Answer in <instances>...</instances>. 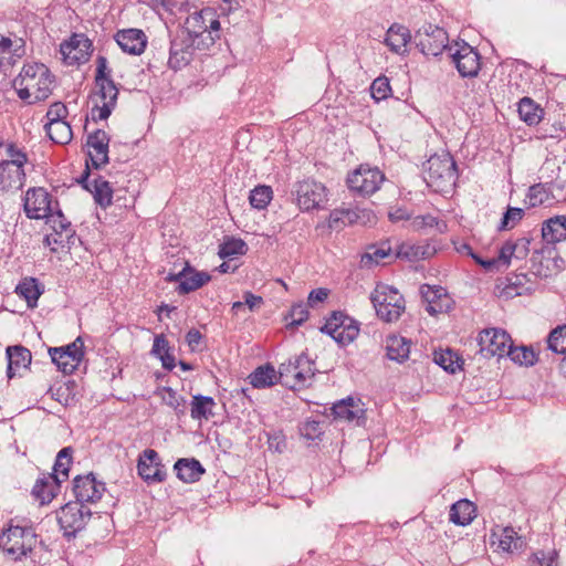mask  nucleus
Wrapping results in <instances>:
<instances>
[{
  "instance_id": "nucleus-1",
  "label": "nucleus",
  "mask_w": 566,
  "mask_h": 566,
  "mask_svg": "<svg viewBox=\"0 0 566 566\" xmlns=\"http://www.w3.org/2000/svg\"><path fill=\"white\" fill-rule=\"evenodd\" d=\"M54 76L42 63L27 64L13 80L18 96L33 104L46 99L52 93Z\"/></svg>"
},
{
  "instance_id": "nucleus-2",
  "label": "nucleus",
  "mask_w": 566,
  "mask_h": 566,
  "mask_svg": "<svg viewBox=\"0 0 566 566\" xmlns=\"http://www.w3.org/2000/svg\"><path fill=\"white\" fill-rule=\"evenodd\" d=\"M107 64L108 62L105 56L97 57L95 83L98 91L93 97L92 118L94 120L108 118L117 103L118 88L111 78V71Z\"/></svg>"
},
{
  "instance_id": "nucleus-3",
  "label": "nucleus",
  "mask_w": 566,
  "mask_h": 566,
  "mask_svg": "<svg viewBox=\"0 0 566 566\" xmlns=\"http://www.w3.org/2000/svg\"><path fill=\"white\" fill-rule=\"evenodd\" d=\"M220 22L216 12L211 8H205L190 14L185 22V29L180 34L189 36L195 42L197 50H207L216 41L219 35L213 36V32L218 33Z\"/></svg>"
},
{
  "instance_id": "nucleus-4",
  "label": "nucleus",
  "mask_w": 566,
  "mask_h": 566,
  "mask_svg": "<svg viewBox=\"0 0 566 566\" xmlns=\"http://www.w3.org/2000/svg\"><path fill=\"white\" fill-rule=\"evenodd\" d=\"M315 363L301 354L279 367L280 382L291 389H303L311 385L315 376Z\"/></svg>"
},
{
  "instance_id": "nucleus-5",
  "label": "nucleus",
  "mask_w": 566,
  "mask_h": 566,
  "mask_svg": "<svg viewBox=\"0 0 566 566\" xmlns=\"http://www.w3.org/2000/svg\"><path fill=\"white\" fill-rule=\"evenodd\" d=\"M455 178V163L450 154L433 155L427 160L424 180L434 191H444Z\"/></svg>"
},
{
  "instance_id": "nucleus-6",
  "label": "nucleus",
  "mask_w": 566,
  "mask_h": 566,
  "mask_svg": "<svg viewBox=\"0 0 566 566\" xmlns=\"http://www.w3.org/2000/svg\"><path fill=\"white\" fill-rule=\"evenodd\" d=\"M36 535L31 527L9 526L0 535V547L12 560H20L32 552Z\"/></svg>"
},
{
  "instance_id": "nucleus-7",
  "label": "nucleus",
  "mask_w": 566,
  "mask_h": 566,
  "mask_svg": "<svg viewBox=\"0 0 566 566\" xmlns=\"http://www.w3.org/2000/svg\"><path fill=\"white\" fill-rule=\"evenodd\" d=\"M370 298L378 317L387 323L398 321L405 312V298L392 286L377 285Z\"/></svg>"
},
{
  "instance_id": "nucleus-8",
  "label": "nucleus",
  "mask_w": 566,
  "mask_h": 566,
  "mask_svg": "<svg viewBox=\"0 0 566 566\" xmlns=\"http://www.w3.org/2000/svg\"><path fill=\"white\" fill-rule=\"evenodd\" d=\"M385 175L377 167L360 165L347 176L348 188L361 196H370L379 190Z\"/></svg>"
},
{
  "instance_id": "nucleus-9",
  "label": "nucleus",
  "mask_w": 566,
  "mask_h": 566,
  "mask_svg": "<svg viewBox=\"0 0 566 566\" xmlns=\"http://www.w3.org/2000/svg\"><path fill=\"white\" fill-rule=\"evenodd\" d=\"M91 515L90 509L78 502H70L62 506L57 512V522L64 536H75L86 526Z\"/></svg>"
},
{
  "instance_id": "nucleus-10",
  "label": "nucleus",
  "mask_w": 566,
  "mask_h": 566,
  "mask_svg": "<svg viewBox=\"0 0 566 566\" xmlns=\"http://www.w3.org/2000/svg\"><path fill=\"white\" fill-rule=\"evenodd\" d=\"M415 42L424 55L438 56L448 48L449 38L442 28L427 23L417 30Z\"/></svg>"
},
{
  "instance_id": "nucleus-11",
  "label": "nucleus",
  "mask_w": 566,
  "mask_h": 566,
  "mask_svg": "<svg viewBox=\"0 0 566 566\" xmlns=\"http://www.w3.org/2000/svg\"><path fill=\"white\" fill-rule=\"evenodd\" d=\"M511 345V336L503 329L488 328L479 335L480 354L485 358L506 356Z\"/></svg>"
},
{
  "instance_id": "nucleus-12",
  "label": "nucleus",
  "mask_w": 566,
  "mask_h": 566,
  "mask_svg": "<svg viewBox=\"0 0 566 566\" xmlns=\"http://www.w3.org/2000/svg\"><path fill=\"white\" fill-rule=\"evenodd\" d=\"M376 216L371 210L361 208H339L329 213L328 227L340 230L349 224H371L376 222Z\"/></svg>"
},
{
  "instance_id": "nucleus-13",
  "label": "nucleus",
  "mask_w": 566,
  "mask_h": 566,
  "mask_svg": "<svg viewBox=\"0 0 566 566\" xmlns=\"http://www.w3.org/2000/svg\"><path fill=\"white\" fill-rule=\"evenodd\" d=\"M296 196L301 209H316L326 200V188L315 180H303L297 184Z\"/></svg>"
},
{
  "instance_id": "nucleus-14",
  "label": "nucleus",
  "mask_w": 566,
  "mask_h": 566,
  "mask_svg": "<svg viewBox=\"0 0 566 566\" xmlns=\"http://www.w3.org/2000/svg\"><path fill=\"white\" fill-rule=\"evenodd\" d=\"M169 282H179L177 291L187 294L207 284L211 276L207 272H199L186 262L185 268L177 274L169 273L166 277Z\"/></svg>"
},
{
  "instance_id": "nucleus-15",
  "label": "nucleus",
  "mask_w": 566,
  "mask_h": 566,
  "mask_svg": "<svg viewBox=\"0 0 566 566\" xmlns=\"http://www.w3.org/2000/svg\"><path fill=\"white\" fill-rule=\"evenodd\" d=\"M321 331L342 344L353 342L359 334L358 326L352 321L347 323V318L340 313H334Z\"/></svg>"
},
{
  "instance_id": "nucleus-16",
  "label": "nucleus",
  "mask_w": 566,
  "mask_h": 566,
  "mask_svg": "<svg viewBox=\"0 0 566 566\" xmlns=\"http://www.w3.org/2000/svg\"><path fill=\"white\" fill-rule=\"evenodd\" d=\"M420 293L427 303L426 311L432 316L447 313L453 306V300L442 286L424 284Z\"/></svg>"
},
{
  "instance_id": "nucleus-17",
  "label": "nucleus",
  "mask_w": 566,
  "mask_h": 566,
  "mask_svg": "<svg viewBox=\"0 0 566 566\" xmlns=\"http://www.w3.org/2000/svg\"><path fill=\"white\" fill-rule=\"evenodd\" d=\"M137 469L140 478L147 483H160L167 476L158 453L153 449H146L143 452L139 457Z\"/></svg>"
},
{
  "instance_id": "nucleus-18",
  "label": "nucleus",
  "mask_w": 566,
  "mask_h": 566,
  "mask_svg": "<svg viewBox=\"0 0 566 566\" xmlns=\"http://www.w3.org/2000/svg\"><path fill=\"white\" fill-rule=\"evenodd\" d=\"M51 197L43 188L29 189L24 198V211L30 219L46 218L52 211Z\"/></svg>"
},
{
  "instance_id": "nucleus-19",
  "label": "nucleus",
  "mask_w": 566,
  "mask_h": 566,
  "mask_svg": "<svg viewBox=\"0 0 566 566\" xmlns=\"http://www.w3.org/2000/svg\"><path fill=\"white\" fill-rule=\"evenodd\" d=\"M451 56L461 76L474 77L478 75L481 67L480 54L472 46L463 43Z\"/></svg>"
},
{
  "instance_id": "nucleus-20",
  "label": "nucleus",
  "mask_w": 566,
  "mask_h": 566,
  "mask_svg": "<svg viewBox=\"0 0 566 566\" xmlns=\"http://www.w3.org/2000/svg\"><path fill=\"white\" fill-rule=\"evenodd\" d=\"M193 49L196 48L191 38L178 34L170 43L169 67L178 71L188 65L191 61Z\"/></svg>"
},
{
  "instance_id": "nucleus-21",
  "label": "nucleus",
  "mask_w": 566,
  "mask_h": 566,
  "mask_svg": "<svg viewBox=\"0 0 566 566\" xmlns=\"http://www.w3.org/2000/svg\"><path fill=\"white\" fill-rule=\"evenodd\" d=\"M105 490L104 483L97 482L93 474L85 476H76L74 479L73 491L76 502L84 504L85 502H96L102 497Z\"/></svg>"
},
{
  "instance_id": "nucleus-22",
  "label": "nucleus",
  "mask_w": 566,
  "mask_h": 566,
  "mask_svg": "<svg viewBox=\"0 0 566 566\" xmlns=\"http://www.w3.org/2000/svg\"><path fill=\"white\" fill-rule=\"evenodd\" d=\"M109 137L103 129H96L88 134L86 146L88 147V157L95 168H99L108 163Z\"/></svg>"
},
{
  "instance_id": "nucleus-23",
  "label": "nucleus",
  "mask_w": 566,
  "mask_h": 566,
  "mask_svg": "<svg viewBox=\"0 0 566 566\" xmlns=\"http://www.w3.org/2000/svg\"><path fill=\"white\" fill-rule=\"evenodd\" d=\"M114 38L124 52L133 55L142 54L147 45V38L139 29L119 30Z\"/></svg>"
},
{
  "instance_id": "nucleus-24",
  "label": "nucleus",
  "mask_w": 566,
  "mask_h": 566,
  "mask_svg": "<svg viewBox=\"0 0 566 566\" xmlns=\"http://www.w3.org/2000/svg\"><path fill=\"white\" fill-rule=\"evenodd\" d=\"M25 181L24 168L15 164L0 163V190L12 191L23 187Z\"/></svg>"
},
{
  "instance_id": "nucleus-25",
  "label": "nucleus",
  "mask_w": 566,
  "mask_h": 566,
  "mask_svg": "<svg viewBox=\"0 0 566 566\" xmlns=\"http://www.w3.org/2000/svg\"><path fill=\"white\" fill-rule=\"evenodd\" d=\"M333 415L336 419L346 421H356L360 423V420L365 417V409L359 400L347 398L338 401L332 408Z\"/></svg>"
},
{
  "instance_id": "nucleus-26",
  "label": "nucleus",
  "mask_w": 566,
  "mask_h": 566,
  "mask_svg": "<svg viewBox=\"0 0 566 566\" xmlns=\"http://www.w3.org/2000/svg\"><path fill=\"white\" fill-rule=\"evenodd\" d=\"M522 543V538L517 536V533L513 527H501L496 526L491 533V544L497 545V548L505 553H513L518 548V544Z\"/></svg>"
},
{
  "instance_id": "nucleus-27",
  "label": "nucleus",
  "mask_w": 566,
  "mask_h": 566,
  "mask_svg": "<svg viewBox=\"0 0 566 566\" xmlns=\"http://www.w3.org/2000/svg\"><path fill=\"white\" fill-rule=\"evenodd\" d=\"M60 488L57 475L43 474L35 481L32 489V495L41 503H50L56 495Z\"/></svg>"
},
{
  "instance_id": "nucleus-28",
  "label": "nucleus",
  "mask_w": 566,
  "mask_h": 566,
  "mask_svg": "<svg viewBox=\"0 0 566 566\" xmlns=\"http://www.w3.org/2000/svg\"><path fill=\"white\" fill-rule=\"evenodd\" d=\"M542 238L548 244L566 240V216H554L542 224Z\"/></svg>"
},
{
  "instance_id": "nucleus-29",
  "label": "nucleus",
  "mask_w": 566,
  "mask_h": 566,
  "mask_svg": "<svg viewBox=\"0 0 566 566\" xmlns=\"http://www.w3.org/2000/svg\"><path fill=\"white\" fill-rule=\"evenodd\" d=\"M8 358L7 376L13 378L21 368H27L31 364V352L21 346H9L6 350Z\"/></svg>"
},
{
  "instance_id": "nucleus-30",
  "label": "nucleus",
  "mask_w": 566,
  "mask_h": 566,
  "mask_svg": "<svg viewBox=\"0 0 566 566\" xmlns=\"http://www.w3.org/2000/svg\"><path fill=\"white\" fill-rule=\"evenodd\" d=\"M176 474L179 480L185 483H193L200 480L205 473L201 463L196 459H179L174 465Z\"/></svg>"
},
{
  "instance_id": "nucleus-31",
  "label": "nucleus",
  "mask_w": 566,
  "mask_h": 566,
  "mask_svg": "<svg viewBox=\"0 0 566 566\" xmlns=\"http://www.w3.org/2000/svg\"><path fill=\"white\" fill-rule=\"evenodd\" d=\"M476 516V506L473 502L462 499L451 505L449 520L461 526L469 525Z\"/></svg>"
},
{
  "instance_id": "nucleus-32",
  "label": "nucleus",
  "mask_w": 566,
  "mask_h": 566,
  "mask_svg": "<svg viewBox=\"0 0 566 566\" xmlns=\"http://www.w3.org/2000/svg\"><path fill=\"white\" fill-rule=\"evenodd\" d=\"M410 40L411 34L408 28L401 24H392L387 31L385 43L392 52L401 54L406 51Z\"/></svg>"
},
{
  "instance_id": "nucleus-33",
  "label": "nucleus",
  "mask_w": 566,
  "mask_h": 566,
  "mask_svg": "<svg viewBox=\"0 0 566 566\" xmlns=\"http://www.w3.org/2000/svg\"><path fill=\"white\" fill-rule=\"evenodd\" d=\"M434 253V248L426 242L407 243L398 245L396 258L406 259L408 261H418L430 258Z\"/></svg>"
},
{
  "instance_id": "nucleus-34",
  "label": "nucleus",
  "mask_w": 566,
  "mask_h": 566,
  "mask_svg": "<svg viewBox=\"0 0 566 566\" xmlns=\"http://www.w3.org/2000/svg\"><path fill=\"white\" fill-rule=\"evenodd\" d=\"M411 340L402 336L391 335L387 337V356L391 360L403 363L409 358Z\"/></svg>"
},
{
  "instance_id": "nucleus-35",
  "label": "nucleus",
  "mask_w": 566,
  "mask_h": 566,
  "mask_svg": "<svg viewBox=\"0 0 566 566\" xmlns=\"http://www.w3.org/2000/svg\"><path fill=\"white\" fill-rule=\"evenodd\" d=\"M248 378L254 388L271 387L280 381L279 371L270 364L258 367Z\"/></svg>"
},
{
  "instance_id": "nucleus-36",
  "label": "nucleus",
  "mask_w": 566,
  "mask_h": 566,
  "mask_svg": "<svg viewBox=\"0 0 566 566\" xmlns=\"http://www.w3.org/2000/svg\"><path fill=\"white\" fill-rule=\"evenodd\" d=\"M518 116L528 126L537 125L544 115V109L530 97H523L518 102Z\"/></svg>"
},
{
  "instance_id": "nucleus-37",
  "label": "nucleus",
  "mask_w": 566,
  "mask_h": 566,
  "mask_svg": "<svg viewBox=\"0 0 566 566\" xmlns=\"http://www.w3.org/2000/svg\"><path fill=\"white\" fill-rule=\"evenodd\" d=\"M15 293L24 298L28 306L33 308L38 304V300L43 293L39 282L34 277H24L15 287Z\"/></svg>"
},
{
  "instance_id": "nucleus-38",
  "label": "nucleus",
  "mask_w": 566,
  "mask_h": 566,
  "mask_svg": "<svg viewBox=\"0 0 566 566\" xmlns=\"http://www.w3.org/2000/svg\"><path fill=\"white\" fill-rule=\"evenodd\" d=\"M556 201L547 185L537 184L530 187L525 202L528 207L552 206Z\"/></svg>"
},
{
  "instance_id": "nucleus-39",
  "label": "nucleus",
  "mask_w": 566,
  "mask_h": 566,
  "mask_svg": "<svg viewBox=\"0 0 566 566\" xmlns=\"http://www.w3.org/2000/svg\"><path fill=\"white\" fill-rule=\"evenodd\" d=\"M49 354L52 361L65 375L72 374L81 363L82 358L70 353H64L61 348H50Z\"/></svg>"
},
{
  "instance_id": "nucleus-40",
  "label": "nucleus",
  "mask_w": 566,
  "mask_h": 566,
  "mask_svg": "<svg viewBox=\"0 0 566 566\" xmlns=\"http://www.w3.org/2000/svg\"><path fill=\"white\" fill-rule=\"evenodd\" d=\"M391 256V248L387 243L380 245H370L367 251L360 256V268L370 269L379 264L385 259Z\"/></svg>"
},
{
  "instance_id": "nucleus-41",
  "label": "nucleus",
  "mask_w": 566,
  "mask_h": 566,
  "mask_svg": "<svg viewBox=\"0 0 566 566\" xmlns=\"http://www.w3.org/2000/svg\"><path fill=\"white\" fill-rule=\"evenodd\" d=\"M216 402L212 397L196 395L191 401V418L195 420L209 419L213 416Z\"/></svg>"
},
{
  "instance_id": "nucleus-42",
  "label": "nucleus",
  "mask_w": 566,
  "mask_h": 566,
  "mask_svg": "<svg viewBox=\"0 0 566 566\" xmlns=\"http://www.w3.org/2000/svg\"><path fill=\"white\" fill-rule=\"evenodd\" d=\"M45 128L51 140L56 144L65 145L69 144L72 139L71 126L65 120L48 123Z\"/></svg>"
},
{
  "instance_id": "nucleus-43",
  "label": "nucleus",
  "mask_w": 566,
  "mask_h": 566,
  "mask_svg": "<svg viewBox=\"0 0 566 566\" xmlns=\"http://www.w3.org/2000/svg\"><path fill=\"white\" fill-rule=\"evenodd\" d=\"M506 356L510 357L511 360L515 364L524 366H533L537 360V355L532 347H514L513 344L511 345Z\"/></svg>"
},
{
  "instance_id": "nucleus-44",
  "label": "nucleus",
  "mask_w": 566,
  "mask_h": 566,
  "mask_svg": "<svg viewBox=\"0 0 566 566\" xmlns=\"http://www.w3.org/2000/svg\"><path fill=\"white\" fill-rule=\"evenodd\" d=\"M45 219L53 232L65 235V238L72 237L73 230L71 228V222L64 217L61 210H52Z\"/></svg>"
},
{
  "instance_id": "nucleus-45",
  "label": "nucleus",
  "mask_w": 566,
  "mask_h": 566,
  "mask_svg": "<svg viewBox=\"0 0 566 566\" xmlns=\"http://www.w3.org/2000/svg\"><path fill=\"white\" fill-rule=\"evenodd\" d=\"M94 199L102 208H107L112 203L113 189L108 181L104 179H96L94 181V189L92 190Z\"/></svg>"
},
{
  "instance_id": "nucleus-46",
  "label": "nucleus",
  "mask_w": 566,
  "mask_h": 566,
  "mask_svg": "<svg viewBox=\"0 0 566 566\" xmlns=\"http://www.w3.org/2000/svg\"><path fill=\"white\" fill-rule=\"evenodd\" d=\"M248 251L245 242L241 239H228L219 248V256L221 259L232 258L235 255H243Z\"/></svg>"
},
{
  "instance_id": "nucleus-47",
  "label": "nucleus",
  "mask_w": 566,
  "mask_h": 566,
  "mask_svg": "<svg viewBox=\"0 0 566 566\" xmlns=\"http://www.w3.org/2000/svg\"><path fill=\"white\" fill-rule=\"evenodd\" d=\"M547 345L552 352L566 355V324L557 326L549 333Z\"/></svg>"
},
{
  "instance_id": "nucleus-48",
  "label": "nucleus",
  "mask_w": 566,
  "mask_h": 566,
  "mask_svg": "<svg viewBox=\"0 0 566 566\" xmlns=\"http://www.w3.org/2000/svg\"><path fill=\"white\" fill-rule=\"evenodd\" d=\"M527 566H559L558 553L556 549L537 551L530 556Z\"/></svg>"
},
{
  "instance_id": "nucleus-49",
  "label": "nucleus",
  "mask_w": 566,
  "mask_h": 566,
  "mask_svg": "<svg viewBox=\"0 0 566 566\" xmlns=\"http://www.w3.org/2000/svg\"><path fill=\"white\" fill-rule=\"evenodd\" d=\"M273 191L269 186L255 187L249 197L250 203L253 208L264 209L272 200Z\"/></svg>"
},
{
  "instance_id": "nucleus-50",
  "label": "nucleus",
  "mask_w": 566,
  "mask_h": 566,
  "mask_svg": "<svg viewBox=\"0 0 566 566\" xmlns=\"http://www.w3.org/2000/svg\"><path fill=\"white\" fill-rule=\"evenodd\" d=\"M72 462V449L70 447L63 448L56 457V461L54 463L53 470L54 473H50L49 475H62L64 479L69 475L70 464Z\"/></svg>"
},
{
  "instance_id": "nucleus-51",
  "label": "nucleus",
  "mask_w": 566,
  "mask_h": 566,
  "mask_svg": "<svg viewBox=\"0 0 566 566\" xmlns=\"http://www.w3.org/2000/svg\"><path fill=\"white\" fill-rule=\"evenodd\" d=\"M308 317L307 305L304 303L294 304L289 314L285 316L287 327H297L302 325Z\"/></svg>"
},
{
  "instance_id": "nucleus-52",
  "label": "nucleus",
  "mask_w": 566,
  "mask_h": 566,
  "mask_svg": "<svg viewBox=\"0 0 566 566\" xmlns=\"http://www.w3.org/2000/svg\"><path fill=\"white\" fill-rule=\"evenodd\" d=\"M160 396L163 401L172 408L177 413H184L185 412V403L186 400L178 396L177 392L171 389L170 387H164L160 390Z\"/></svg>"
},
{
  "instance_id": "nucleus-53",
  "label": "nucleus",
  "mask_w": 566,
  "mask_h": 566,
  "mask_svg": "<svg viewBox=\"0 0 566 566\" xmlns=\"http://www.w3.org/2000/svg\"><path fill=\"white\" fill-rule=\"evenodd\" d=\"M524 210L521 208L510 207L504 213L499 230H510L516 227V224L523 219Z\"/></svg>"
},
{
  "instance_id": "nucleus-54",
  "label": "nucleus",
  "mask_w": 566,
  "mask_h": 566,
  "mask_svg": "<svg viewBox=\"0 0 566 566\" xmlns=\"http://www.w3.org/2000/svg\"><path fill=\"white\" fill-rule=\"evenodd\" d=\"M390 91H391V88H390V85H389V81L385 76L377 77L371 83V86H370L371 96L376 101L385 99L389 95Z\"/></svg>"
},
{
  "instance_id": "nucleus-55",
  "label": "nucleus",
  "mask_w": 566,
  "mask_h": 566,
  "mask_svg": "<svg viewBox=\"0 0 566 566\" xmlns=\"http://www.w3.org/2000/svg\"><path fill=\"white\" fill-rule=\"evenodd\" d=\"M7 159L2 160L8 164H15L19 168H23L28 163V156L20 148H18L14 144H9L7 146Z\"/></svg>"
},
{
  "instance_id": "nucleus-56",
  "label": "nucleus",
  "mask_w": 566,
  "mask_h": 566,
  "mask_svg": "<svg viewBox=\"0 0 566 566\" xmlns=\"http://www.w3.org/2000/svg\"><path fill=\"white\" fill-rule=\"evenodd\" d=\"M455 355L452 350L447 349L444 352L434 353V361L441 366L444 370L454 373L455 371Z\"/></svg>"
},
{
  "instance_id": "nucleus-57",
  "label": "nucleus",
  "mask_w": 566,
  "mask_h": 566,
  "mask_svg": "<svg viewBox=\"0 0 566 566\" xmlns=\"http://www.w3.org/2000/svg\"><path fill=\"white\" fill-rule=\"evenodd\" d=\"M300 430L301 434L308 440H315L322 434L321 422L316 420H306Z\"/></svg>"
},
{
  "instance_id": "nucleus-58",
  "label": "nucleus",
  "mask_w": 566,
  "mask_h": 566,
  "mask_svg": "<svg viewBox=\"0 0 566 566\" xmlns=\"http://www.w3.org/2000/svg\"><path fill=\"white\" fill-rule=\"evenodd\" d=\"M437 224H438V219L430 213L423 214V216H417L411 219V223H410L411 228L416 231H419V230H422L426 228H433Z\"/></svg>"
},
{
  "instance_id": "nucleus-59",
  "label": "nucleus",
  "mask_w": 566,
  "mask_h": 566,
  "mask_svg": "<svg viewBox=\"0 0 566 566\" xmlns=\"http://www.w3.org/2000/svg\"><path fill=\"white\" fill-rule=\"evenodd\" d=\"M457 251L462 253V254H465V255H469L471 256L478 264H480L481 266H483L484 269L486 270H490L492 269L495 263H496V260L492 259V260H482L481 258H479L472 250V248L467 244V243H462L460 244L458 248H457Z\"/></svg>"
},
{
  "instance_id": "nucleus-60",
  "label": "nucleus",
  "mask_w": 566,
  "mask_h": 566,
  "mask_svg": "<svg viewBox=\"0 0 566 566\" xmlns=\"http://www.w3.org/2000/svg\"><path fill=\"white\" fill-rule=\"evenodd\" d=\"M66 116L67 108L63 103L60 102L53 103L46 113V117L49 119L48 123L64 120Z\"/></svg>"
},
{
  "instance_id": "nucleus-61",
  "label": "nucleus",
  "mask_w": 566,
  "mask_h": 566,
  "mask_svg": "<svg viewBox=\"0 0 566 566\" xmlns=\"http://www.w3.org/2000/svg\"><path fill=\"white\" fill-rule=\"evenodd\" d=\"M513 244L514 258L518 260L525 259L530 252L531 240L527 238H520L513 241Z\"/></svg>"
},
{
  "instance_id": "nucleus-62",
  "label": "nucleus",
  "mask_w": 566,
  "mask_h": 566,
  "mask_svg": "<svg viewBox=\"0 0 566 566\" xmlns=\"http://www.w3.org/2000/svg\"><path fill=\"white\" fill-rule=\"evenodd\" d=\"M80 44V40L77 36H73L70 42H65L61 44V53L65 56V59L78 61L81 57L73 52L76 51L77 46Z\"/></svg>"
},
{
  "instance_id": "nucleus-63",
  "label": "nucleus",
  "mask_w": 566,
  "mask_h": 566,
  "mask_svg": "<svg viewBox=\"0 0 566 566\" xmlns=\"http://www.w3.org/2000/svg\"><path fill=\"white\" fill-rule=\"evenodd\" d=\"M12 41L10 38L0 34V67L11 60Z\"/></svg>"
},
{
  "instance_id": "nucleus-64",
  "label": "nucleus",
  "mask_w": 566,
  "mask_h": 566,
  "mask_svg": "<svg viewBox=\"0 0 566 566\" xmlns=\"http://www.w3.org/2000/svg\"><path fill=\"white\" fill-rule=\"evenodd\" d=\"M329 291L324 287L315 289L310 292L307 303L314 306L318 302H324L328 297Z\"/></svg>"
}]
</instances>
